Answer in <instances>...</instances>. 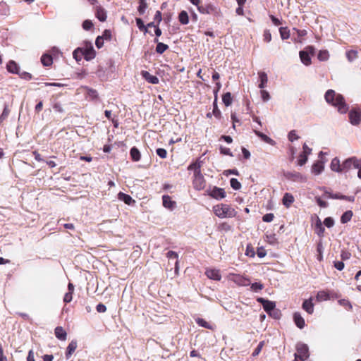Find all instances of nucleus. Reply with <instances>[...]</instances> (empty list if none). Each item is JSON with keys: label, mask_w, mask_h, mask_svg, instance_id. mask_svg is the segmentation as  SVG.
<instances>
[{"label": "nucleus", "mask_w": 361, "mask_h": 361, "mask_svg": "<svg viewBox=\"0 0 361 361\" xmlns=\"http://www.w3.org/2000/svg\"><path fill=\"white\" fill-rule=\"evenodd\" d=\"M324 97L326 102L336 107L341 114H345L348 111V106L345 103L344 97L340 94H336L334 90H327Z\"/></svg>", "instance_id": "nucleus-1"}, {"label": "nucleus", "mask_w": 361, "mask_h": 361, "mask_svg": "<svg viewBox=\"0 0 361 361\" xmlns=\"http://www.w3.org/2000/svg\"><path fill=\"white\" fill-rule=\"evenodd\" d=\"M214 214L219 218H233L235 217L238 212L231 205L227 204H219L213 207Z\"/></svg>", "instance_id": "nucleus-2"}, {"label": "nucleus", "mask_w": 361, "mask_h": 361, "mask_svg": "<svg viewBox=\"0 0 361 361\" xmlns=\"http://www.w3.org/2000/svg\"><path fill=\"white\" fill-rule=\"evenodd\" d=\"M294 361H305L309 357V349L306 344L298 343Z\"/></svg>", "instance_id": "nucleus-3"}, {"label": "nucleus", "mask_w": 361, "mask_h": 361, "mask_svg": "<svg viewBox=\"0 0 361 361\" xmlns=\"http://www.w3.org/2000/svg\"><path fill=\"white\" fill-rule=\"evenodd\" d=\"M360 163V159L353 157L345 159L342 163L341 173H346L353 169H357Z\"/></svg>", "instance_id": "nucleus-4"}, {"label": "nucleus", "mask_w": 361, "mask_h": 361, "mask_svg": "<svg viewBox=\"0 0 361 361\" xmlns=\"http://www.w3.org/2000/svg\"><path fill=\"white\" fill-rule=\"evenodd\" d=\"M83 52V57L86 61L93 59L96 56V51L91 42H85L84 47H81Z\"/></svg>", "instance_id": "nucleus-5"}, {"label": "nucleus", "mask_w": 361, "mask_h": 361, "mask_svg": "<svg viewBox=\"0 0 361 361\" xmlns=\"http://www.w3.org/2000/svg\"><path fill=\"white\" fill-rule=\"evenodd\" d=\"M340 295L334 292L329 293L328 290H320L317 293L316 300L317 302H322L330 299L338 298Z\"/></svg>", "instance_id": "nucleus-6"}, {"label": "nucleus", "mask_w": 361, "mask_h": 361, "mask_svg": "<svg viewBox=\"0 0 361 361\" xmlns=\"http://www.w3.org/2000/svg\"><path fill=\"white\" fill-rule=\"evenodd\" d=\"M192 185L197 190H201L205 188L206 181L202 173L194 174Z\"/></svg>", "instance_id": "nucleus-7"}, {"label": "nucleus", "mask_w": 361, "mask_h": 361, "mask_svg": "<svg viewBox=\"0 0 361 361\" xmlns=\"http://www.w3.org/2000/svg\"><path fill=\"white\" fill-rule=\"evenodd\" d=\"M231 280L238 286H247L250 285V280L249 278L240 274H232Z\"/></svg>", "instance_id": "nucleus-8"}, {"label": "nucleus", "mask_w": 361, "mask_h": 361, "mask_svg": "<svg viewBox=\"0 0 361 361\" xmlns=\"http://www.w3.org/2000/svg\"><path fill=\"white\" fill-rule=\"evenodd\" d=\"M257 301L262 305L264 311L267 314L271 313V311L274 310V308H276V304L273 301L266 300L263 298H258Z\"/></svg>", "instance_id": "nucleus-9"}, {"label": "nucleus", "mask_w": 361, "mask_h": 361, "mask_svg": "<svg viewBox=\"0 0 361 361\" xmlns=\"http://www.w3.org/2000/svg\"><path fill=\"white\" fill-rule=\"evenodd\" d=\"M205 275L210 279L214 281H220L221 279V275L220 271L216 269L208 268L205 271Z\"/></svg>", "instance_id": "nucleus-10"}, {"label": "nucleus", "mask_w": 361, "mask_h": 361, "mask_svg": "<svg viewBox=\"0 0 361 361\" xmlns=\"http://www.w3.org/2000/svg\"><path fill=\"white\" fill-rule=\"evenodd\" d=\"M209 195L212 197L216 200H221L226 197V192L224 190L218 187H214Z\"/></svg>", "instance_id": "nucleus-11"}, {"label": "nucleus", "mask_w": 361, "mask_h": 361, "mask_svg": "<svg viewBox=\"0 0 361 361\" xmlns=\"http://www.w3.org/2000/svg\"><path fill=\"white\" fill-rule=\"evenodd\" d=\"M328 197L331 199H337V200H343L348 202H353L355 201V196H346L343 195H341L340 193H331L329 192H326Z\"/></svg>", "instance_id": "nucleus-12"}, {"label": "nucleus", "mask_w": 361, "mask_h": 361, "mask_svg": "<svg viewBox=\"0 0 361 361\" xmlns=\"http://www.w3.org/2000/svg\"><path fill=\"white\" fill-rule=\"evenodd\" d=\"M349 119L353 125H358L361 121V114L357 110H351L349 112Z\"/></svg>", "instance_id": "nucleus-13"}, {"label": "nucleus", "mask_w": 361, "mask_h": 361, "mask_svg": "<svg viewBox=\"0 0 361 361\" xmlns=\"http://www.w3.org/2000/svg\"><path fill=\"white\" fill-rule=\"evenodd\" d=\"M141 75L145 80L151 84L157 85L159 82V80L157 76L150 74L147 71H142Z\"/></svg>", "instance_id": "nucleus-14"}, {"label": "nucleus", "mask_w": 361, "mask_h": 361, "mask_svg": "<svg viewBox=\"0 0 361 361\" xmlns=\"http://www.w3.org/2000/svg\"><path fill=\"white\" fill-rule=\"evenodd\" d=\"M197 10L202 14H211L216 11V7L212 4L199 5Z\"/></svg>", "instance_id": "nucleus-15"}, {"label": "nucleus", "mask_w": 361, "mask_h": 361, "mask_svg": "<svg viewBox=\"0 0 361 361\" xmlns=\"http://www.w3.org/2000/svg\"><path fill=\"white\" fill-rule=\"evenodd\" d=\"M95 16L101 22H104L106 20V12L105 9L101 6H97L94 8Z\"/></svg>", "instance_id": "nucleus-16"}, {"label": "nucleus", "mask_w": 361, "mask_h": 361, "mask_svg": "<svg viewBox=\"0 0 361 361\" xmlns=\"http://www.w3.org/2000/svg\"><path fill=\"white\" fill-rule=\"evenodd\" d=\"M77 347H78L77 341L76 340L71 341V343L68 344V345L66 348V353H65L66 358L67 360H68L72 356V355L75 351Z\"/></svg>", "instance_id": "nucleus-17"}, {"label": "nucleus", "mask_w": 361, "mask_h": 361, "mask_svg": "<svg viewBox=\"0 0 361 361\" xmlns=\"http://www.w3.org/2000/svg\"><path fill=\"white\" fill-rule=\"evenodd\" d=\"M118 199L121 201H123L125 204L128 205H132L135 203V200H134L130 195L123 193L122 192H118Z\"/></svg>", "instance_id": "nucleus-18"}, {"label": "nucleus", "mask_w": 361, "mask_h": 361, "mask_svg": "<svg viewBox=\"0 0 361 361\" xmlns=\"http://www.w3.org/2000/svg\"><path fill=\"white\" fill-rule=\"evenodd\" d=\"M163 206L169 209H173L176 207V202L171 200V197L169 195H164L162 197Z\"/></svg>", "instance_id": "nucleus-19"}, {"label": "nucleus", "mask_w": 361, "mask_h": 361, "mask_svg": "<svg viewBox=\"0 0 361 361\" xmlns=\"http://www.w3.org/2000/svg\"><path fill=\"white\" fill-rule=\"evenodd\" d=\"M201 167H202V161H200L198 159L195 161L191 163L188 166V170L193 171L194 174H197V173H201Z\"/></svg>", "instance_id": "nucleus-20"}, {"label": "nucleus", "mask_w": 361, "mask_h": 361, "mask_svg": "<svg viewBox=\"0 0 361 361\" xmlns=\"http://www.w3.org/2000/svg\"><path fill=\"white\" fill-rule=\"evenodd\" d=\"M6 69L7 71L11 73H13V74H18L19 73V66L16 63V61H13V60H10L7 64H6Z\"/></svg>", "instance_id": "nucleus-21"}, {"label": "nucleus", "mask_w": 361, "mask_h": 361, "mask_svg": "<svg viewBox=\"0 0 361 361\" xmlns=\"http://www.w3.org/2000/svg\"><path fill=\"white\" fill-rule=\"evenodd\" d=\"M56 337L61 341H66L67 333L62 326H57L54 330Z\"/></svg>", "instance_id": "nucleus-22"}, {"label": "nucleus", "mask_w": 361, "mask_h": 361, "mask_svg": "<svg viewBox=\"0 0 361 361\" xmlns=\"http://www.w3.org/2000/svg\"><path fill=\"white\" fill-rule=\"evenodd\" d=\"M302 308L308 314H311L314 312V304L312 302V298H310L308 300H305L302 303Z\"/></svg>", "instance_id": "nucleus-23"}, {"label": "nucleus", "mask_w": 361, "mask_h": 361, "mask_svg": "<svg viewBox=\"0 0 361 361\" xmlns=\"http://www.w3.org/2000/svg\"><path fill=\"white\" fill-rule=\"evenodd\" d=\"M293 202H294V197L293 196V195H291L290 193H288V192H286L284 194L283 199H282V202L284 206H286L287 208H288L293 203Z\"/></svg>", "instance_id": "nucleus-24"}, {"label": "nucleus", "mask_w": 361, "mask_h": 361, "mask_svg": "<svg viewBox=\"0 0 361 361\" xmlns=\"http://www.w3.org/2000/svg\"><path fill=\"white\" fill-rule=\"evenodd\" d=\"M41 62L44 66H50L53 63V58L51 54L45 53L41 57Z\"/></svg>", "instance_id": "nucleus-25"}, {"label": "nucleus", "mask_w": 361, "mask_h": 361, "mask_svg": "<svg viewBox=\"0 0 361 361\" xmlns=\"http://www.w3.org/2000/svg\"><path fill=\"white\" fill-rule=\"evenodd\" d=\"M293 319L296 326L298 328L302 329L305 326V320L299 312L294 313Z\"/></svg>", "instance_id": "nucleus-26"}, {"label": "nucleus", "mask_w": 361, "mask_h": 361, "mask_svg": "<svg viewBox=\"0 0 361 361\" xmlns=\"http://www.w3.org/2000/svg\"><path fill=\"white\" fill-rule=\"evenodd\" d=\"M331 169L334 171L341 173L342 164L340 163V160L337 157L332 159L331 162Z\"/></svg>", "instance_id": "nucleus-27"}, {"label": "nucleus", "mask_w": 361, "mask_h": 361, "mask_svg": "<svg viewBox=\"0 0 361 361\" xmlns=\"http://www.w3.org/2000/svg\"><path fill=\"white\" fill-rule=\"evenodd\" d=\"M254 132H255V135H257L259 137H260L261 140L262 141H264V142L268 143L271 145H274L275 142L271 138L268 137L267 135L264 134L263 133H262L260 131L256 130H255Z\"/></svg>", "instance_id": "nucleus-28"}, {"label": "nucleus", "mask_w": 361, "mask_h": 361, "mask_svg": "<svg viewBox=\"0 0 361 361\" xmlns=\"http://www.w3.org/2000/svg\"><path fill=\"white\" fill-rule=\"evenodd\" d=\"M154 42L157 43L156 51L159 54H162L169 49V46L167 44L162 42H159L157 38L154 39Z\"/></svg>", "instance_id": "nucleus-29"}, {"label": "nucleus", "mask_w": 361, "mask_h": 361, "mask_svg": "<svg viewBox=\"0 0 361 361\" xmlns=\"http://www.w3.org/2000/svg\"><path fill=\"white\" fill-rule=\"evenodd\" d=\"M300 58L301 59V61L305 65L309 66L311 64V58L309 56L307 51H300Z\"/></svg>", "instance_id": "nucleus-30"}, {"label": "nucleus", "mask_w": 361, "mask_h": 361, "mask_svg": "<svg viewBox=\"0 0 361 361\" xmlns=\"http://www.w3.org/2000/svg\"><path fill=\"white\" fill-rule=\"evenodd\" d=\"M130 154L132 160L134 161H138L141 159L140 152L139 149L135 147H133L130 149Z\"/></svg>", "instance_id": "nucleus-31"}, {"label": "nucleus", "mask_w": 361, "mask_h": 361, "mask_svg": "<svg viewBox=\"0 0 361 361\" xmlns=\"http://www.w3.org/2000/svg\"><path fill=\"white\" fill-rule=\"evenodd\" d=\"M258 75H259V80H260V82L259 84V87L260 89H263L266 86L267 81H268L267 75L264 72H259Z\"/></svg>", "instance_id": "nucleus-32"}, {"label": "nucleus", "mask_w": 361, "mask_h": 361, "mask_svg": "<svg viewBox=\"0 0 361 361\" xmlns=\"http://www.w3.org/2000/svg\"><path fill=\"white\" fill-rule=\"evenodd\" d=\"M195 322L200 326H202V327H204V328H206V329H210V330L214 329L213 326L202 318L198 317L195 319Z\"/></svg>", "instance_id": "nucleus-33"}, {"label": "nucleus", "mask_w": 361, "mask_h": 361, "mask_svg": "<svg viewBox=\"0 0 361 361\" xmlns=\"http://www.w3.org/2000/svg\"><path fill=\"white\" fill-rule=\"evenodd\" d=\"M178 20L182 25H187L189 23L188 14L185 11H182L179 13Z\"/></svg>", "instance_id": "nucleus-34"}, {"label": "nucleus", "mask_w": 361, "mask_h": 361, "mask_svg": "<svg viewBox=\"0 0 361 361\" xmlns=\"http://www.w3.org/2000/svg\"><path fill=\"white\" fill-rule=\"evenodd\" d=\"M353 215V214L351 210L345 212L341 217V222L342 224L348 223V221H350L351 220Z\"/></svg>", "instance_id": "nucleus-35"}, {"label": "nucleus", "mask_w": 361, "mask_h": 361, "mask_svg": "<svg viewBox=\"0 0 361 361\" xmlns=\"http://www.w3.org/2000/svg\"><path fill=\"white\" fill-rule=\"evenodd\" d=\"M324 169V166L322 162L317 161L312 166V171L314 174H319Z\"/></svg>", "instance_id": "nucleus-36"}, {"label": "nucleus", "mask_w": 361, "mask_h": 361, "mask_svg": "<svg viewBox=\"0 0 361 361\" xmlns=\"http://www.w3.org/2000/svg\"><path fill=\"white\" fill-rule=\"evenodd\" d=\"M9 14V7L6 2H0V16H5Z\"/></svg>", "instance_id": "nucleus-37"}, {"label": "nucleus", "mask_w": 361, "mask_h": 361, "mask_svg": "<svg viewBox=\"0 0 361 361\" xmlns=\"http://www.w3.org/2000/svg\"><path fill=\"white\" fill-rule=\"evenodd\" d=\"M279 32L282 39H287L290 37V30L287 27H281Z\"/></svg>", "instance_id": "nucleus-38"}, {"label": "nucleus", "mask_w": 361, "mask_h": 361, "mask_svg": "<svg viewBox=\"0 0 361 361\" xmlns=\"http://www.w3.org/2000/svg\"><path fill=\"white\" fill-rule=\"evenodd\" d=\"M83 52L81 47H78L76 49H75L73 52V58L77 61H80L82 59V57L83 56Z\"/></svg>", "instance_id": "nucleus-39"}, {"label": "nucleus", "mask_w": 361, "mask_h": 361, "mask_svg": "<svg viewBox=\"0 0 361 361\" xmlns=\"http://www.w3.org/2000/svg\"><path fill=\"white\" fill-rule=\"evenodd\" d=\"M147 6H148V4H147L146 0H139V6L137 8V11H138L140 15L144 14Z\"/></svg>", "instance_id": "nucleus-40"}, {"label": "nucleus", "mask_w": 361, "mask_h": 361, "mask_svg": "<svg viewBox=\"0 0 361 361\" xmlns=\"http://www.w3.org/2000/svg\"><path fill=\"white\" fill-rule=\"evenodd\" d=\"M222 101L226 106H230L232 104L231 94L230 92L224 94L222 96Z\"/></svg>", "instance_id": "nucleus-41"}, {"label": "nucleus", "mask_w": 361, "mask_h": 361, "mask_svg": "<svg viewBox=\"0 0 361 361\" xmlns=\"http://www.w3.org/2000/svg\"><path fill=\"white\" fill-rule=\"evenodd\" d=\"M329 54L328 51H326V50L319 51V52L317 55L318 59L322 61H327L329 59Z\"/></svg>", "instance_id": "nucleus-42"}, {"label": "nucleus", "mask_w": 361, "mask_h": 361, "mask_svg": "<svg viewBox=\"0 0 361 361\" xmlns=\"http://www.w3.org/2000/svg\"><path fill=\"white\" fill-rule=\"evenodd\" d=\"M213 115L218 119L221 118V113L220 111V110L218 108V106H217V100H216V99H214V101L213 102Z\"/></svg>", "instance_id": "nucleus-43"}, {"label": "nucleus", "mask_w": 361, "mask_h": 361, "mask_svg": "<svg viewBox=\"0 0 361 361\" xmlns=\"http://www.w3.org/2000/svg\"><path fill=\"white\" fill-rule=\"evenodd\" d=\"M346 56L350 61H353L358 56V52L355 50H350L347 51Z\"/></svg>", "instance_id": "nucleus-44"}, {"label": "nucleus", "mask_w": 361, "mask_h": 361, "mask_svg": "<svg viewBox=\"0 0 361 361\" xmlns=\"http://www.w3.org/2000/svg\"><path fill=\"white\" fill-rule=\"evenodd\" d=\"M340 305L343 306L346 310H351L353 307L349 300L345 299H341L338 300Z\"/></svg>", "instance_id": "nucleus-45"}, {"label": "nucleus", "mask_w": 361, "mask_h": 361, "mask_svg": "<svg viewBox=\"0 0 361 361\" xmlns=\"http://www.w3.org/2000/svg\"><path fill=\"white\" fill-rule=\"evenodd\" d=\"M230 184L231 188L236 190L240 189L241 188V183L234 178L231 179Z\"/></svg>", "instance_id": "nucleus-46"}, {"label": "nucleus", "mask_w": 361, "mask_h": 361, "mask_svg": "<svg viewBox=\"0 0 361 361\" xmlns=\"http://www.w3.org/2000/svg\"><path fill=\"white\" fill-rule=\"evenodd\" d=\"M316 232L319 235H322L324 232V228L319 219L316 223Z\"/></svg>", "instance_id": "nucleus-47"}, {"label": "nucleus", "mask_w": 361, "mask_h": 361, "mask_svg": "<svg viewBox=\"0 0 361 361\" xmlns=\"http://www.w3.org/2000/svg\"><path fill=\"white\" fill-rule=\"evenodd\" d=\"M10 109H8L7 105H5L3 112L0 116V122H3L9 115Z\"/></svg>", "instance_id": "nucleus-48"}, {"label": "nucleus", "mask_w": 361, "mask_h": 361, "mask_svg": "<svg viewBox=\"0 0 361 361\" xmlns=\"http://www.w3.org/2000/svg\"><path fill=\"white\" fill-rule=\"evenodd\" d=\"M307 156L305 154L301 153L298 157V164L299 166H303L307 161Z\"/></svg>", "instance_id": "nucleus-49"}, {"label": "nucleus", "mask_w": 361, "mask_h": 361, "mask_svg": "<svg viewBox=\"0 0 361 361\" xmlns=\"http://www.w3.org/2000/svg\"><path fill=\"white\" fill-rule=\"evenodd\" d=\"M250 288H251L252 290H253L255 292H257L264 288V285L261 283L255 282V283H253L251 284Z\"/></svg>", "instance_id": "nucleus-50"}, {"label": "nucleus", "mask_w": 361, "mask_h": 361, "mask_svg": "<svg viewBox=\"0 0 361 361\" xmlns=\"http://www.w3.org/2000/svg\"><path fill=\"white\" fill-rule=\"evenodd\" d=\"M136 23L140 31H143L145 32H147V27L144 25L143 21L141 18H136Z\"/></svg>", "instance_id": "nucleus-51"}, {"label": "nucleus", "mask_w": 361, "mask_h": 361, "mask_svg": "<svg viewBox=\"0 0 361 361\" xmlns=\"http://www.w3.org/2000/svg\"><path fill=\"white\" fill-rule=\"evenodd\" d=\"M156 153L161 159H165L167 157V152L164 148H158V149H157Z\"/></svg>", "instance_id": "nucleus-52"}, {"label": "nucleus", "mask_w": 361, "mask_h": 361, "mask_svg": "<svg viewBox=\"0 0 361 361\" xmlns=\"http://www.w3.org/2000/svg\"><path fill=\"white\" fill-rule=\"evenodd\" d=\"M288 177L289 178H292L293 180L303 179V177H302V174L300 173L299 172H295V173H289Z\"/></svg>", "instance_id": "nucleus-53"}, {"label": "nucleus", "mask_w": 361, "mask_h": 361, "mask_svg": "<svg viewBox=\"0 0 361 361\" xmlns=\"http://www.w3.org/2000/svg\"><path fill=\"white\" fill-rule=\"evenodd\" d=\"M93 27V23L90 20H85L82 23V28L85 30H90Z\"/></svg>", "instance_id": "nucleus-54"}, {"label": "nucleus", "mask_w": 361, "mask_h": 361, "mask_svg": "<svg viewBox=\"0 0 361 361\" xmlns=\"http://www.w3.org/2000/svg\"><path fill=\"white\" fill-rule=\"evenodd\" d=\"M288 138L290 142H293L294 140H297L299 139V136L297 135L296 131L295 130H293L289 132L288 135Z\"/></svg>", "instance_id": "nucleus-55"}, {"label": "nucleus", "mask_w": 361, "mask_h": 361, "mask_svg": "<svg viewBox=\"0 0 361 361\" xmlns=\"http://www.w3.org/2000/svg\"><path fill=\"white\" fill-rule=\"evenodd\" d=\"M264 345V341L259 342L258 345L257 346V348L253 351L252 356L255 357V356L258 355L259 354V353L261 352Z\"/></svg>", "instance_id": "nucleus-56"}, {"label": "nucleus", "mask_w": 361, "mask_h": 361, "mask_svg": "<svg viewBox=\"0 0 361 361\" xmlns=\"http://www.w3.org/2000/svg\"><path fill=\"white\" fill-rule=\"evenodd\" d=\"M104 40L110 41L112 38V34L111 31L110 30H104V31L102 33V35H101Z\"/></svg>", "instance_id": "nucleus-57"}, {"label": "nucleus", "mask_w": 361, "mask_h": 361, "mask_svg": "<svg viewBox=\"0 0 361 361\" xmlns=\"http://www.w3.org/2000/svg\"><path fill=\"white\" fill-rule=\"evenodd\" d=\"M263 40L265 42H269L271 40V34L269 30H265L263 34Z\"/></svg>", "instance_id": "nucleus-58"}, {"label": "nucleus", "mask_w": 361, "mask_h": 361, "mask_svg": "<svg viewBox=\"0 0 361 361\" xmlns=\"http://www.w3.org/2000/svg\"><path fill=\"white\" fill-rule=\"evenodd\" d=\"M20 78L24 79L25 80H30L32 78V75L28 72H21L18 73Z\"/></svg>", "instance_id": "nucleus-59"}, {"label": "nucleus", "mask_w": 361, "mask_h": 361, "mask_svg": "<svg viewBox=\"0 0 361 361\" xmlns=\"http://www.w3.org/2000/svg\"><path fill=\"white\" fill-rule=\"evenodd\" d=\"M104 39L102 36H98L95 40V45L98 49H100L104 45Z\"/></svg>", "instance_id": "nucleus-60"}, {"label": "nucleus", "mask_w": 361, "mask_h": 361, "mask_svg": "<svg viewBox=\"0 0 361 361\" xmlns=\"http://www.w3.org/2000/svg\"><path fill=\"white\" fill-rule=\"evenodd\" d=\"M221 231H224L226 232L231 230V226L226 222H224L221 224L219 226Z\"/></svg>", "instance_id": "nucleus-61"}, {"label": "nucleus", "mask_w": 361, "mask_h": 361, "mask_svg": "<svg viewBox=\"0 0 361 361\" xmlns=\"http://www.w3.org/2000/svg\"><path fill=\"white\" fill-rule=\"evenodd\" d=\"M324 224L328 227V228H331L334 226V219L331 218V217H327L324 219Z\"/></svg>", "instance_id": "nucleus-62"}, {"label": "nucleus", "mask_w": 361, "mask_h": 361, "mask_svg": "<svg viewBox=\"0 0 361 361\" xmlns=\"http://www.w3.org/2000/svg\"><path fill=\"white\" fill-rule=\"evenodd\" d=\"M274 216L272 213H268L263 216L262 220L264 222H271L273 221Z\"/></svg>", "instance_id": "nucleus-63"}, {"label": "nucleus", "mask_w": 361, "mask_h": 361, "mask_svg": "<svg viewBox=\"0 0 361 361\" xmlns=\"http://www.w3.org/2000/svg\"><path fill=\"white\" fill-rule=\"evenodd\" d=\"M257 255L259 258H262L266 256L267 252L263 247H260L257 248Z\"/></svg>", "instance_id": "nucleus-64"}]
</instances>
